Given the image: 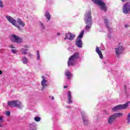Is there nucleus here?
I'll use <instances>...</instances> for the list:
<instances>
[{"label":"nucleus","mask_w":130,"mask_h":130,"mask_svg":"<svg viewBox=\"0 0 130 130\" xmlns=\"http://www.w3.org/2000/svg\"><path fill=\"white\" fill-rule=\"evenodd\" d=\"M84 20L85 23L86 24L85 26V30L89 32V30L91 29L92 25H93V20L92 19V12L91 10H88L85 14Z\"/></svg>","instance_id":"obj_1"},{"label":"nucleus","mask_w":130,"mask_h":130,"mask_svg":"<svg viewBox=\"0 0 130 130\" xmlns=\"http://www.w3.org/2000/svg\"><path fill=\"white\" fill-rule=\"evenodd\" d=\"M79 58H80V53L79 52L75 53L69 58V60L68 61V67H71V66H74L76 68H80V63H77L75 64L76 60H77V59H79Z\"/></svg>","instance_id":"obj_2"},{"label":"nucleus","mask_w":130,"mask_h":130,"mask_svg":"<svg viewBox=\"0 0 130 130\" xmlns=\"http://www.w3.org/2000/svg\"><path fill=\"white\" fill-rule=\"evenodd\" d=\"M8 105L10 107H17V108H22V103L19 100L8 101Z\"/></svg>","instance_id":"obj_3"},{"label":"nucleus","mask_w":130,"mask_h":130,"mask_svg":"<svg viewBox=\"0 0 130 130\" xmlns=\"http://www.w3.org/2000/svg\"><path fill=\"white\" fill-rule=\"evenodd\" d=\"M122 115L121 113H116L113 115H111L108 119V122L109 124H112L114 121H115L117 117H119Z\"/></svg>","instance_id":"obj_4"},{"label":"nucleus","mask_w":130,"mask_h":130,"mask_svg":"<svg viewBox=\"0 0 130 130\" xmlns=\"http://www.w3.org/2000/svg\"><path fill=\"white\" fill-rule=\"evenodd\" d=\"M93 2L95 5L98 6H100L101 9L104 12L107 11V7H106V4L103 2V0H91Z\"/></svg>","instance_id":"obj_5"},{"label":"nucleus","mask_w":130,"mask_h":130,"mask_svg":"<svg viewBox=\"0 0 130 130\" xmlns=\"http://www.w3.org/2000/svg\"><path fill=\"white\" fill-rule=\"evenodd\" d=\"M115 49L116 55L117 58H119L120 55L122 54L124 51V48L121 45V44L120 43Z\"/></svg>","instance_id":"obj_6"},{"label":"nucleus","mask_w":130,"mask_h":130,"mask_svg":"<svg viewBox=\"0 0 130 130\" xmlns=\"http://www.w3.org/2000/svg\"><path fill=\"white\" fill-rule=\"evenodd\" d=\"M129 102H127L123 105H118L112 109V111H117V110H121V109H125L128 106Z\"/></svg>","instance_id":"obj_7"},{"label":"nucleus","mask_w":130,"mask_h":130,"mask_svg":"<svg viewBox=\"0 0 130 130\" xmlns=\"http://www.w3.org/2000/svg\"><path fill=\"white\" fill-rule=\"evenodd\" d=\"M10 40L16 43H21V42L23 41L22 38H20L19 36L15 35H12L11 37H10Z\"/></svg>","instance_id":"obj_8"},{"label":"nucleus","mask_w":130,"mask_h":130,"mask_svg":"<svg viewBox=\"0 0 130 130\" xmlns=\"http://www.w3.org/2000/svg\"><path fill=\"white\" fill-rule=\"evenodd\" d=\"M65 38H64V40H74L75 38H76V36L74 34H72L71 32L66 33L65 34Z\"/></svg>","instance_id":"obj_9"},{"label":"nucleus","mask_w":130,"mask_h":130,"mask_svg":"<svg viewBox=\"0 0 130 130\" xmlns=\"http://www.w3.org/2000/svg\"><path fill=\"white\" fill-rule=\"evenodd\" d=\"M128 12H130V5L128 3H126L123 6V13L126 14H128Z\"/></svg>","instance_id":"obj_10"},{"label":"nucleus","mask_w":130,"mask_h":130,"mask_svg":"<svg viewBox=\"0 0 130 130\" xmlns=\"http://www.w3.org/2000/svg\"><path fill=\"white\" fill-rule=\"evenodd\" d=\"M6 19L10 22V23H11L12 25H15V23H17V20H15L12 16L10 15H6Z\"/></svg>","instance_id":"obj_11"},{"label":"nucleus","mask_w":130,"mask_h":130,"mask_svg":"<svg viewBox=\"0 0 130 130\" xmlns=\"http://www.w3.org/2000/svg\"><path fill=\"white\" fill-rule=\"evenodd\" d=\"M75 45L79 48H82L83 47V41H82V39L76 40L75 41Z\"/></svg>","instance_id":"obj_12"},{"label":"nucleus","mask_w":130,"mask_h":130,"mask_svg":"<svg viewBox=\"0 0 130 130\" xmlns=\"http://www.w3.org/2000/svg\"><path fill=\"white\" fill-rule=\"evenodd\" d=\"M68 104H72L73 101L72 100V92L71 91H68Z\"/></svg>","instance_id":"obj_13"},{"label":"nucleus","mask_w":130,"mask_h":130,"mask_svg":"<svg viewBox=\"0 0 130 130\" xmlns=\"http://www.w3.org/2000/svg\"><path fill=\"white\" fill-rule=\"evenodd\" d=\"M64 74L65 76L67 77L68 80H71V79H72V77H73V74H71L69 70H67L66 72H65Z\"/></svg>","instance_id":"obj_14"},{"label":"nucleus","mask_w":130,"mask_h":130,"mask_svg":"<svg viewBox=\"0 0 130 130\" xmlns=\"http://www.w3.org/2000/svg\"><path fill=\"white\" fill-rule=\"evenodd\" d=\"M95 51L99 54L100 58L102 59L103 58V55L102 54V52H101V50H100L99 47H96Z\"/></svg>","instance_id":"obj_15"},{"label":"nucleus","mask_w":130,"mask_h":130,"mask_svg":"<svg viewBox=\"0 0 130 130\" xmlns=\"http://www.w3.org/2000/svg\"><path fill=\"white\" fill-rule=\"evenodd\" d=\"M82 118L83 121L84 125H88L89 124V121L88 120V119L87 118V117L83 115L82 116Z\"/></svg>","instance_id":"obj_16"},{"label":"nucleus","mask_w":130,"mask_h":130,"mask_svg":"<svg viewBox=\"0 0 130 130\" xmlns=\"http://www.w3.org/2000/svg\"><path fill=\"white\" fill-rule=\"evenodd\" d=\"M47 83V80L45 79H43L41 84L42 86V90L43 91V89H44V87H46L47 86V84H46Z\"/></svg>","instance_id":"obj_17"},{"label":"nucleus","mask_w":130,"mask_h":130,"mask_svg":"<svg viewBox=\"0 0 130 130\" xmlns=\"http://www.w3.org/2000/svg\"><path fill=\"white\" fill-rule=\"evenodd\" d=\"M29 130H36V124L35 123H32L31 124H29Z\"/></svg>","instance_id":"obj_18"},{"label":"nucleus","mask_w":130,"mask_h":130,"mask_svg":"<svg viewBox=\"0 0 130 130\" xmlns=\"http://www.w3.org/2000/svg\"><path fill=\"white\" fill-rule=\"evenodd\" d=\"M104 22H105V24H106V26L107 27V28L108 29V31L109 32H110V27H109V26L108 25L109 24V21H108V19L105 18L104 19Z\"/></svg>","instance_id":"obj_19"},{"label":"nucleus","mask_w":130,"mask_h":130,"mask_svg":"<svg viewBox=\"0 0 130 130\" xmlns=\"http://www.w3.org/2000/svg\"><path fill=\"white\" fill-rule=\"evenodd\" d=\"M21 60L24 64H26L28 63V58L26 56L22 57Z\"/></svg>","instance_id":"obj_20"},{"label":"nucleus","mask_w":130,"mask_h":130,"mask_svg":"<svg viewBox=\"0 0 130 130\" xmlns=\"http://www.w3.org/2000/svg\"><path fill=\"white\" fill-rule=\"evenodd\" d=\"M17 23L22 26V27H25V23L24 22H23V21H22V20L20 18H19L17 20Z\"/></svg>","instance_id":"obj_21"},{"label":"nucleus","mask_w":130,"mask_h":130,"mask_svg":"<svg viewBox=\"0 0 130 130\" xmlns=\"http://www.w3.org/2000/svg\"><path fill=\"white\" fill-rule=\"evenodd\" d=\"M84 33H85V31L82 30L77 37V39H82L81 38H82L83 36H84Z\"/></svg>","instance_id":"obj_22"},{"label":"nucleus","mask_w":130,"mask_h":130,"mask_svg":"<svg viewBox=\"0 0 130 130\" xmlns=\"http://www.w3.org/2000/svg\"><path fill=\"white\" fill-rule=\"evenodd\" d=\"M45 17H46V19H47V21L50 20V14H49V12H46L45 14Z\"/></svg>","instance_id":"obj_23"},{"label":"nucleus","mask_w":130,"mask_h":130,"mask_svg":"<svg viewBox=\"0 0 130 130\" xmlns=\"http://www.w3.org/2000/svg\"><path fill=\"white\" fill-rule=\"evenodd\" d=\"M37 60H38V61L40 60V53L38 50L37 51Z\"/></svg>","instance_id":"obj_24"},{"label":"nucleus","mask_w":130,"mask_h":130,"mask_svg":"<svg viewBox=\"0 0 130 130\" xmlns=\"http://www.w3.org/2000/svg\"><path fill=\"white\" fill-rule=\"evenodd\" d=\"M22 50L23 51L22 52V54H25V55H26V54H27V53H28V52H27V50H28V49H24V48H22V49H21V51H22Z\"/></svg>","instance_id":"obj_25"},{"label":"nucleus","mask_w":130,"mask_h":130,"mask_svg":"<svg viewBox=\"0 0 130 130\" xmlns=\"http://www.w3.org/2000/svg\"><path fill=\"white\" fill-rule=\"evenodd\" d=\"M40 26L41 29H42L43 30L45 29V27L44 26V24H43V23H42V22H40Z\"/></svg>","instance_id":"obj_26"},{"label":"nucleus","mask_w":130,"mask_h":130,"mask_svg":"<svg viewBox=\"0 0 130 130\" xmlns=\"http://www.w3.org/2000/svg\"><path fill=\"white\" fill-rule=\"evenodd\" d=\"M35 121H37V122H38V121H39L40 120H41V118H40V117H35Z\"/></svg>","instance_id":"obj_27"},{"label":"nucleus","mask_w":130,"mask_h":130,"mask_svg":"<svg viewBox=\"0 0 130 130\" xmlns=\"http://www.w3.org/2000/svg\"><path fill=\"white\" fill-rule=\"evenodd\" d=\"M5 114H6V115H7V116H10L11 115V112H10L9 111H7Z\"/></svg>","instance_id":"obj_28"},{"label":"nucleus","mask_w":130,"mask_h":130,"mask_svg":"<svg viewBox=\"0 0 130 130\" xmlns=\"http://www.w3.org/2000/svg\"><path fill=\"white\" fill-rule=\"evenodd\" d=\"M11 51H12V53H14V54L17 53L18 52V50H15V49H12V50H11Z\"/></svg>","instance_id":"obj_29"},{"label":"nucleus","mask_w":130,"mask_h":130,"mask_svg":"<svg viewBox=\"0 0 130 130\" xmlns=\"http://www.w3.org/2000/svg\"><path fill=\"white\" fill-rule=\"evenodd\" d=\"M0 7L1 8H4V5L3 4V1H0Z\"/></svg>","instance_id":"obj_30"},{"label":"nucleus","mask_w":130,"mask_h":130,"mask_svg":"<svg viewBox=\"0 0 130 130\" xmlns=\"http://www.w3.org/2000/svg\"><path fill=\"white\" fill-rule=\"evenodd\" d=\"M13 26H15V27L18 28V27H19L20 25H19V24H17V22H14V24H13Z\"/></svg>","instance_id":"obj_31"},{"label":"nucleus","mask_w":130,"mask_h":130,"mask_svg":"<svg viewBox=\"0 0 130 130\" xmlns=\"http://www.w3.org/2000/svg\"><path fill=\"white\" fill-rule=\"evenodd\" d=\"M68 50H69V51H73V50H74V48H73V47H72V48L69 47V48H68Z\"/></svg>","instance_id":"obj_32"},{"label":"nucleus","mask_w":130,"mask_h":130,"mask_svg":"<svg viewBox=\"0 0 130 130\" xmlns=\"http://www.w3.org/2000/svg\"><path fill=\"white\" fill-rule=\"evenodd\" d=\"M127 123H129V122H130V116H129V118H128V116H127Z\"/></svg>","instance_id":"obj_33"},{"label":"nucleus","mask_w":130,"mask_h":130,"mask_svg":"<svg viewBox=\"0 0 130 130\" xmlns=\"http://www.w3.org/2000/svg\"><path fill=\"white\" fill-rule=\"evenodd\" d=\"M111 28H110V31H109V34L108 35L109 38H111V37H110V35H111Z\"/></svg>","instance_id":"obj_34"},{"label":"nucleus","mask_w":130,"mask_h":130,"mask_svg":"<svg viewBox=\"0 0 130 130\" xmlns=\"http://www.w3.org/2000/svg\"><path fill=\"white\" fill-rule=\"evenodd\" d=\"M3 117L0 116V123L3 122Z\"/></svg>","instance_id":"obj_35"},{"label":"nucleus","mask_w":130,"mask_h":130,"mask_svg":"<svg viewBox=\"0 0 130 130\" xmlns=\"http://www.w3.org/2000/svg\"><path fill=\"white\" fill-rule=\"evenodd\" d=\"M125 28H127V27H129V25H128V24H125Z\"/></svg>","instance_id":"obj_36"},{"label":"nucleus","mask_w":130,"mask_h":130,"mask_svg":"<svg viewBox=\"0 0 130 130\" xmlns=\"http://www.w3.org/2000/svg\"><path fill=\"white\" fill-rule=\"evenodd\" d=\"M42 79H43V80H45V79H46V77H45V76H42Z\"/></svg>","instance_id":"obj_37"},{"label":"nucleus","mask_w":130,"mask_h":130,"mask_svg":"<svg viewBox=\"0 0 130 130\" xmlns=\"http://www.w3.org/2000/svg\"><path fill=\"white\" fill-rule=\"evenodd\" d=\"M24 49H27L28 48V46H24V48H23Z\"/></svg>","instance_id":"obj_38"},{"label":"nucleus","mask_w":130,"mask_h":130,"mask_svg":"<svg viewBox=\"0 0 130 130\" xmlns=\"http://www.w3.org/2000/svg\"><path fill=\"white\" fill-rule=\"evenodd\" d=\"M104 113L106 114H108V112L106 111H104Z\"/></svg>","instance_id":"obj_39"},{"label":"nucleus","mask_w":130,"mask_h":130,"mask_svg":"<svg viewBox=\"0 0 130 130\" xmlns=\"http://www.w3.org/2000/svg\"><path fill=\"white\" fill-rule=\"evenodd\" d=\"M18 29H19V30H21V26H18L17 27Z\"/></svg>","instance_id":"obj_40"},{"label":"nucleus","mask_w":130,"mask_h":130,"mask_svg":"<svg viewBox=\"0 0 130 130\" xmlns=\"http://www.w3.org/2000/svg\"><path fill=\"white\" fill-rule=\"evenodd\" d=\"M10 48H14V46H13L12 45H10Z\"/></svg>","instance_id":"obj_41"},{"label":"nucleus","mask_w":130,"mask_h":130,"mask_svg":"<svg viewBox=\"0 0 130 130\" xmlns=\"http://www.w3.org/2000/svg\"><path fill=\"white\" fill-rule=\"evenodd\" d=\"M3 74V71L2 70H0V75Z\"/></svg>","instance_id":"obj_42"},{"label":"nucleus","mask_w":130,"mask_h":130,"mask_svg":"<svg viewBox=\"0 0 130 130\" xmlns=\"http://www.w3.org/2000/svg\"><path fill=\"white\" fill-rule=\"evenodd\" d=\"M51 99L52 100H54V96H52Z\"/></svg>","instance_id":"obj_43"},{"label":"nucleus","mask_w":130,"mask_h":130,"mask_svg":"<svg viewBox=\"0 0 130 130\" xmlns=\"http://www.w3.org/2000/svg\"><path fill=\"white\" fill-rule=\"evenodd\" d=\"M66 107H67V108H71V107H70L69 106H66Z\"/></svg>","instance_id":"obj_44"},{"label":"nucleus","mask_w":130,"mask_h":130,"mask_svg":"<svg viewBox=\"0 0 130 130\" xmlns=\"http://www.w3.org/2000/svg\"><path fill=\"white\" fill-rule=\"evenodd\" d=\"M68 88V86H64V89H67Z\"/></svg>","instance_id":"obj_45"},{"label":"nucleus","mask_w":130,"mask_h":130,"mask_svg":"<svg viewBox=\"0 0 130 130\" xmlns=\"http://www.w3.org/2000/svg\"><path fill=\"white\" fill-rule=\"evenodd\" d=\"M121 2H122V3H124V2H125V1H127V0H121Z\"/></svg>","instance_id":"obj_46"},{"label":"nucleus","mask_w":130,"mask_h":130,"mask_svg":"<svg viewBox=\"0 0 130 130\" xmlns=\"http://www.w3.org/2000/svg\"><path fill=\"white\" fill-rule=\"evenodd\" d=\"M57 35H58V36H59V35H60V33L58 32V33L57 34Z\"/></svg>","instance_id":"obj_47"},{"label":"nucleus","mask_w":130,"mask_h":130,"mask_svg":"<svg viewBox=\"0 0 130 130\" xmlns=\"http://www.w3.org/2000/svg\"><path fill=\"white\" fill-rule=\"evenodd\" d=\"M104 63L105 64H106V63H107V61H104Z\"/></svg>","instance_id":"obj_48"},{"label":"nucleus","mask_w":130,"mask_h":130,"mask_svg":"<svg viewBox=\"0 0 130 130\" xmlns=\"http://www.w3.org/2000/svg\"><path fill=\"white\" fill-rule=\"evenodd\" d=\"M0 127H3V125H2V124H0Z\"/></svg>","instance_id":"obj_49"},{"label":"nucleus","mask_w":130,"mask_h":130,"mask_svg":"<svg viewBox=\"0 0 130 130\" xmlns=\"http://www.w3.org/2000/svg\"><path fill=\"white\" fill-rule=\"evenodd\" d=\"M102 50H104V47H102Z\"/></svg>","instance_id":"obj_50"},{"label":"nucleus","mask_w":130,"mask_h":130,"mask_svg":"<svg viewBox=\"0 0 130 130\" xmlns=\"http://www.w3.org/2000/svg\"><path fill=\"white\" fill-rule=\"evenodd\" d=\"M101 46H103V44L101 43Z\"/></svg>","instance_id":"obj_51"},{"label":"nucleus","mask_w":130,"mask_h":130,"mask_svg":"<svg viewBox=\"0 0 130 130\" xmlns=\"http://www.w3.org/2000/svg\"><path fill=\"white\" fill-rule=\"evenodd\" d=\"M124 88H125V85H124Z\"/></svg>","instance_id":"obj_52"}]
</instances>
